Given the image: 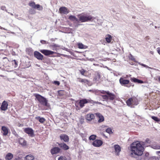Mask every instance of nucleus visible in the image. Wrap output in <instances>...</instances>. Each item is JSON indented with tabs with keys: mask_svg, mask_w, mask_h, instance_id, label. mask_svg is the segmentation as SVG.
Returning <instances> with one entry per match:
<instances>
[{
	"mask_svg": "<svg viewBox=\"0 0 160 160\" xmlns=\"http://www.w3.org/2000/svg\"><path fill=\"white\" fill-rule=\"evenodd\" d=\"M144 142H138V143H132L130 147V155L132 158H137V160H144L146 159L145 156H142L144 150Z\"/></svg>",
	"mask_w": 160,
	"mask_h": 160,
	"instance_id": "f257e3e1",
	"label": "nucleus"
},
{
	"mask_svg": "<svg viewBox=\"0 0 160 160\" xmlns=\"http://www.w3.org/2000/svg\"><path fill=\"white\" fill-rule=\"evenodd\" d=\"M127 105L131 107L134 108L138 104V99L135 97H132L128 99L126 102Z\"/></svg>",
	"mask_w": 160,
	"mask_h": 160,
	"instance_id": "f03ea898",
	"label": "nucleus"
},
{
	"mask_svg": "<svg viewBox=\"0 0 160 160\" xmlns=\"http://www.w3.org/2000/svg\"><path fill=\"white\" fill-rule=\"evenodd\" d=\"M34 95L41 104L44 106H48V101L45 98L38 94H34Z\"/></svg>",
	"mask_w": 160,
	"mask_h": 160,
	"instance_id": "7ed1b4c3",
	"label": "nucleus"
},
{
	"mask_svg": "<svg viewBox=\"0 0 160 160\" xmlns=\"http://www.w3.org/2000/svg\"><path fill=\"white\" fill-rule=\"evenodd\" d=\"M79 20L81 22H84L91 21L92 18V17L91 16H85L81 15L79 17Z\"/></svg>",
	"mask_w": 160,
	"mask_h": 160,
	"instance_id": "20e7f679",
	"label": "nucleus"
},
{
	"mask_svg": "<svg viewBox=\"0 0 160 160\" xmlns=\"http://www.w3.org/2000/svg\"><path fill=\"white\" fill-rule=\"evenodd\" d=\"M120 83L122 86H126L128 88H129L130 87V85H127L129 84L130 81L128 80L125 79L124 78L121 77L119 80Z\"/></svg>",
	"mask_w": 160,
	"mask_h": 160,
	"instance_id": "39448f33",
	"label": "nucleus"
},
{
	"mask_svg": "<svg viewBox=\"0 0 160 160\" xmlns=\"http://www.w3.org/2000/svg\"><path fill=\"white\" fill-rule=\"evenodd\" d=\"M29 5L34 9H37L39 10H42L43 9L42 7L40 6L39 4H36L35 2H30L28 4Z\"/></svg>",
	"mask_w": 160,
	"mask_h": 160,
	"instance_id": "423d86ee",
	"label": "nucleus"
},
{
	"mask_svg": "<svg viewBox=\"0 0 160 160\" xmlns=\"http://www.w3.org/2000/svg\"><path fill=\"white\" fill-rule=\"evenodd\" d=\"M24 131L28 134L29 136L32 137L34 136V131L32 128H25L24 129Z\"/></svg>",
	"mask_w": 160,
	"mask_h": 160,
	"instance_id": "0eeeda50",
	"label": "nucleus"
},
{
	"mask_svg": "<svg viewBox=\"0 0 160 160\" xmlns=\"http://www.w3.org/2000/svg\"><path fill=\"white\" fill-rule=\"evenodd\" d=\"M40 51L45 56H50L52 55L56 52L47 49H42L40 50Z\"/></svg>",
	"mask_w": 160,
	"mask_h": 160,
	"instance_id": "6e6552de",
	"label": "nucleus"
},
{
	"mask_svg": "<svg viewBox=\"0 0 160 160\" xmlns=\"http://www.w3.org/2000/svg\"><path fill=\"white\" fill-rule=\"evenodd\" d=\"M59 12L61 14H67L69 12V10L66 7H62L59 8Z\"/></svg>",
	"mask_w": 160,
	"mask_h": 160,
	"instance_id": "1a4fd4ad",
	"label": "nucleus"
},
{
	"mask_svg": "<svg viewBox=\"0 0 160 160\" xmlns=\"http://www.w3.org/2000/svg\"><path fill=\"white\" fill-rule=\"evenodd\" d=\"M102 141L100 140L96 139L94 141L92 145L95 147H98L101 146L102 144Z\"/></svg>",
	"mask_w": 160,
	"mask_h": 160,
	"instance_id": "9d476101",
	"label": "nucleus"
},
{
	"mask_svg": "<svg viewBox=\"0 0 160 160\" xmlns=\"http://www.w3.org/2000/svg\"><path fill=\"white\" fill-rule=\"evenodd\" d=\"M8 102L5 101H4L2 102L0 108V110L4 111H6L8 108Z\"/></svg>",
	"mask_w": 160,
	"mask_h": 160,
	"instance_id": "9b49d317",
	"label": "nucleus"
},
{
	"mask_svg": "<svg viewBox=\"0 0 160 160\" xmlns=\"http://www.w3.org/2000/svg\"><path fill=\"white\" fill-rule=\"evenodd\" d=\"M95 116L94 114L89 113L87 114L85 116L86 119L88 122H90L94 119Z\"/></svg>",
	"mask_w": 160,
	"mask_h": 160,
	"instance_id": "f8f14e48",
	"label": "nucleus"
},
{
	"mask_svg": "<svg viewBox=\"0 0 160 160\" xmlns=\"http://www.w3.org/2000/svg\"><path fill=\"white\" fill-rule=\"evenodd\" d=\"M90 102V100L86 99H82L80 100L78 102L80 107L83 108L84 106V104Z\"/></svg>",
	"mask_w": 160,
	"mask_h": 160,
	"instance_id": "ddd939ff",
	"label": "nucleus"
},
{
	"mask_svg": "<svg viewBox=\"0 0 160 160\" xmlns=\"http://www.w3.org/2000/svg\"><path fill=\"white\" fill-rule=\"evenodd\" d=\"M61 149L58 147H55L50 150V152L52 155L57 154L60 152Z\"/></svg>",
	"mask_w": 160,
	"mask_h": 160,
	"instance_id": "4468645a",
	"label": "nucleus"
},
{
	"mask_svg": "<svg viewBox=\"0 0 160 160\" xmlns=\"http://www.w3.org/2000/svg\"><path fill=\"white\" fill-rule=\"evenodd\" d=\"M34 56L38 60H42L43 56L41 53L38 51H35L34 52Z\"/></svg>",
	"mask_w": 160,
	"mask_h": 160,
	"instance_id": "2eb2a0df",
	"label": "nucleus"
},
{
	"mask_svg": "<svg viewBox=\"0 0 160 160\" xmlns=\"http://www.w3.org/2000/svg\"><path fill=\"white\" fill-rule=\"evenodd\" d=\"M114 147L115 150V153L116 155L118 156L119 153L121 151V148L120 146L118 145H115Z\"/></svg>",
	"mask_w": 160,
	"mask_h": 160,
	"instance_id": "dca6fc26",
	"label": "nucleus"
},
{
	"mask_svg": "<svg viewBox=\"0 0 160 160\" xmlns=\"http://www.w3.org/2000/svg\"><path fill=\"white\" fill-rule=\"evenodd\" d=\"M95 115L98 118V122L99 123L102 122L104 120V117L100 113H95Z\"/></svg>",
	"mask_w": 160,
	"mask_h": 160,
	"instance_id": "f3484780",
	"label": "nucleus"
},
{
	"mask_svg": "<svg viewBox=\"0 0 160 160\" xmlns=\"http://www.w3.org/2000/svg\"><path fill=\"white\" fill-rule=\"evenodd\" d=\"M1 132L2 133L3 135L6 136L8 135V129L7 127L5 126H2V127Z\"/></svg>",
	"mask_w": 160,
	"mask_h": 160,
	"instance_id": "a211bd4d",
	"label": "nucleus"
},
{
	"mask_svg": "<svg viewBox=\"0 0 160 160\" xmlns=\"http://www.w3.org/2000/svg\"><path fill=\"white\" fill-rule=\"evenodd\" d=\"M58 146L62 149L66 150L69 148V146H68L64 143H61L58 144Z\"/></svg>",
	"mask_w": 160,
	"mask_h": 160,
	"instance_id": "6ab92c4d",
	"label": "nucleus"
},
{
	"mask_svg": "<svg viewBox=\"0 0 160 160\" xmlns=\"http://www.w3.org/2000/svg\"><path fill=\"white\" fill-rule=\"evenodd\" d=\"M60 138L61 140H63L65 142H68L69 141L68 136L66 134L61 135Z\"/></svg>",
	"mask_w": 160,
	"mask_h": 160,
	"instance_id": "aec40b11",
	"label": "nucleus"
},
{
	"mask_svg": "<svg viewBox=\"0 0 160 160\" xmlns=\"http://www.w3.org/2000/svg\"><path fill=\"white\" fill-rule=\"evenodd\" d=\"M107 95L108 97V99L111 100H114L116 97L114 94L110 92L109 91L107 93Z\"/></svg>",
	"mask_w": 160,
	"mask_h": 160,
	"instance_id": "412c9836",
	"label": "nucleus"
},
{
	"mask_svg": "<svg viewBox=\"0 0 160 160\" xmlns=\"http://www.w3.org/2000/svg\"><path fill=\"white\" fill-rule=\"evenodd\" d=\"M131 80L132 82H133L135 83H143L144 82L143 81L137 79L136 78H131L130 79Z\"/></svg>",
	"mask_w": 160,
	"mask_h": 160,
	"instance_id": "4be33fe9",
	"label": "nucleus"
},
{
	"mask_svg": "<svg viewBox=\"0 0 160 160\" xmlns=\"http://www.w3.org/2000/svg\"><path fill=\"white\" fill-rule=\"evenodd\" d=\"M78 81L80 82L85 83L87 84H88L89 83V81L87 79H82L80 78H78Z\"/></svg>",
	"mask_w": 160,
	"mask_h": 160,
	"instance_id": "5701e85b",
	"label": "nucleus"
},
{
	"mask_svg": "<svg viewBox=\"0 0 160 160\" xmlns=\"http://www.w3.org/2000/svg\"><path fill=\"white\" fill-rule=\"evenodd\" d=\"M13 154L11 153H8L5 157V159L6 160H11L13 158Z\"/></svg>",
	"mask_w": 160,
	"mask_h": 160,
	"instance_id": "b1692460",
	"label": "nucleus"
},
{
	"mask_svg": "<svg viewBox=\"0 0 160 160\" xmlns=\"http://www.w3.org/2000/svg\"><path fill=\"white\" fill-rule=\"evenodd\" d=\"M105 40L108 43H110L112 40V36L110 34H107L106 36Z\"/></svg>",
	"mask_w": 160,
	"mask_h": 160,
	"instance_id": "393cba45",
	"label": "nucleus"
},
{
	"mask_svg": "<svg viewBox=\"0 0 160 160\" xmlns=\"http://www.w3.org/2000/svg\"><path fill=\"white\" fill-rule=\"evenodd\" d=\"M101 74L99 72H97L96 74L95 75V76L94 78V79L95 81H98L101 78Z\"/></svg>",
	"mask_w": 160,
	"mask_h": 160,
	"instance_id": "a878e982",
	"label": "nucleus"
},
{
	"mask_svg": "<svg viewBox=\"0 0 160 160\" xmlns=\"http://www.w3.org/2000/svg\"><path fill=\"white\" fill-rule=\"evenodd\" d=\"M35 118L36 120H38L41 123H43L45 121V119L44 118H41L40 116L36 117Z\"/></svg>",
	"mask_w": 160,
	"mask_h": 160,
	"instance_id": "bb28decb",
	"label": "nucleus"
},
{
	"mask_svg": "<svg viewBox=\"0 0 160 160\" xmlns=\"http://www.w3.org/2000/svg\"><path fill=\"white\" fill-rule=\"evenodd\" d=\"M151 147L155 149H160V145L156 143L151 145Z\"/></svg>",
	"mask_w": 160,
	"mask_h": 160,
	"instance_id": "cd10ccee",
	"label": "nucleus"
},
{
	"mask_svg": "<svg viewBox=\"0 0 160 160\" xmlns=\"http://www.w3.org/2000/svg\"><path fill=\"white\" fill-rule=\"evenodd\" d=\"M8 62H9V60L7 58L5 57H3L2 58V62H3V64H4L3 65H6L8 63Z\"/></svg>",
	"mask_w": 160,
	"mask_h": 160,
	"instance_id": "c85d7f7f",
	"label": "nucleus"
},
{
	"mask_svg": "<svg viewBox=\"0 0 160 160\" xmlns=\"http://www.w3.org/2000/svg\"><path fill=\"white\" fill-rule=\"evenodd\" d=\"M34 159V157L32 155L30 154L26 157L25 160H33Z\"/></svg>",
	"mask_w": 160,
	"mask_h": 160,
	"instance_id": "c756f323",
	"label": "nucleus"
},
{
	"mask_svg": "<svg viewBox=\"0 0 160 160\" xmlns=\"http://www.w3.org/2000/svg\"><path fill=\"white\" fill-rule=\"evenodd\" d=\"M19 142L20 144L23 146H25L26 145V141L23 138H21L19 140Z\"/></svg>",
	"mask_w": 160,
	"mask_h": 160,
	"instance_id": "7c9ffc66",
	"label": "nucleus"
},
{
	"mask_svg": "<svg viewBox=\"0 0 160 160\" xmlns=\"http://www.w3.org/2000/svg\"><path fill=\"white\" fill-rule=\"evenodd\" d=\"M27 53L30 55H31L33 54V50L31 48H28L26 50Z\"/></svg>",
	"mask_w": 160,
	"mask_h": 160,
	"instance_id": "2f4dec72",
	"label": "nucleus"
},
{
	"mask_svg": "<svg viewBox=\"0 0 160 160\" xmlns=\"http://www.w3.org/2000/svg\"><path fill=\"white\" fill-rule=\"evenodd\" d=\"M69 19L72 21H76L77 22L78 21V19L75 16L72 15L70 16L69 17Z\"/></svg>",
	"mask_w": 160,
	"mask_h": 160,
	"instance_id": "473e14b6",
	"label": "nucleus"
},
{
	"mask_svg": "<svg viewBox=\"0 0 160 160\" xmlns=\"http://www.w3.org/2000/svg\"><path fill=\"white\" fill-rule=\"evenodd\" d=\"M96 137L97 136L96 135H92L89 137V139L90 140H92L93 141H94L95 140Z\"/></svg>",
	"mask_w": 160,
	"mask_h": 160,
	"instance_id": "72a5a7b5",
	"label": "nucleus"
},
{
	"mask_svg": "<svg viewBox=\"0 0 160 160\" xmlns=\"http://www.w3.org/2000/svg\"><path fill=\"white\" fill-rule=\"evenodd\" d=\"M151 118L155 121L158 122L160 121V119L158 118L157 117L154 116H151Z\"/></svg>",
	"mask_w": 160,
	"mask_h": 160,
	"instance_id": "f704fd0d",
	"label": "nucleus"
},
{
	"mask_svg": "<svg viewBox=\"0 0 160 160\" xmlns=\"http://www.w3.org/2000/svg\"><path fill=\"white\" fill-rule=\"evenodd\" d=\"M106 131L109 134H112L113 133L112 129L110 128H107L106 130Z\"/></svg>",
	"mask_w": 160,
	"mask_h": 160,
	"instance_id": "c9c22d12",
	"label": "nucleus"
},
{
	"mask_svg": "<svg viewBox=\"0 0 160 160\" xmlns=\"http://www.w3.org/2000/svg\"><path fill=\"white\" fill-rule=\"evenodd\" d=\"M151 160H160V155L158 157H152L151 158Z\"/></svg>",
	"mask_w": 160,
	"mask_h": 160,
	"instance_id": "e433bc0d",
	"label": "nucleus"
},
{
	"mask_svg": "<svg viewBox=\"0 0 160 160\" xmlns=\"http://www.w3.org/2000/svg\"><path fill=\"white\" fill-rule=\"evenodd\" d=\"M58 94L60 96H63L65 94V91L64 90H60L58 92Z\"/></svg>",
	"mask_w": 160,
	"mask_h": 160,
	"instance_id": "4c0bfd02",
	"label": "nucleus"
},
{
	"mask_svg": "<svg viewBox=\"0 0 160 160\" xmlns=\"http://www.w3.org/2000/svg\"><path fill=\"white\" fill-rule=\"evenodd\" d=\"M128 58L129 59L132 61H135V58L131 54H130L129 56H128Z\"/></svg>",
	"mask_w": 160,
	"mask_h": 160,
	"instance_id": "58836bf2",
	"label": "nucleus"
},
{
	"mask_svg": "<svg viewBox=\"0 0 160 160\" xmlns=\"http://www.w3.org/2000/svg\"><path fill=\"white\" fill-rule=\"evenodd\" d=\"M79 71L80 72L81 74L82 75H84V73L86 72V70L83 69L79 70Z\"/></svg>",
	"mask_w": 160,
	"mask_h": 160,
	"instance_id": "ea45409f",
	"label": "nucleus"
},
{
	"mask_svg": "<svg viewBox=\"0 0 160 160\" xmlns=\"http://www.w3.org/2000/svg\"><path fill=\"white\" fill-rule=\"evenodd\" d=\"M58 160H67V159L66 157L61 156L58 158Z\"/></svg>",
	"mask_w": 160,
	"mask_h": 160,
	"instance_id": "a19ab883",
	"label": "nucleus"
},
{
	"mask_svg": "<svg viewBox=\"0 0 160 160\" xmlns=\"http://www.w3.org/2000/svg\"><path fill=\"white\" fill-rule=\"evenodd\" d=\"M102 98L105 100H107L108 99V95H103L102 96Z\"/></svg>",
	"mask_w": 160,
	"mask_h": 160,
	"instance_id": "79ce46f5",
	"label": "nucleus"
},
{
	"mask_svg": "<svg viewBox=\"0 0 160 160\" xmlns=\"http://www.w3.org/2000/svg\"><path fill=\"white\" fill-rule=\"evenodd\" d=\"M78 48L80 49H82L84 48V45L82 43H79L78 44Z\"/></svg>",
	"mask_w": 160,
	"mask_h": 160,
	"instance_id": "37998d69",
	"label": "nucleus"
},
{
	"mask_svg": "<svg viewBox=\"0 0 160 160\" xmlns=\"http://www.w3.org/2000/svg\"><path fill=\"white\" fill-rule=\"evenodd\" d=\"M29 12L30 14H35L36 13L35 11L32 9H30L29 10Z\"/></svg>",
	"mask_w": 160,
	"mask_h": 160,
	"instance_id": "c03bdc74",
	"label": "nucleus"
},
{
	"mask_svg": "<svg viewBox=\"0 0 160 160\" xmlns=\"http://www.w3.org/2000/svg\"><path fill=\"white\" fill-rule=\"evenodd\" d=\"M52 83H53L56 85H57L58 86H59L60 84V83L58 81H54L53 82H52Z\"/></svg>",
	"mask_w": 160,
	"mask_h": 160,
	"instance_id": "a18cd8bd",
	"label": "nucleus"
},
{
	"mask_svg": "<svg viewBox=\"0 0 160 160\" xmlns=\"http://www.w3.org/2000/svg\"><path fill=\"white\" fill-rule=\"evenodd\" d=\"M40 42L42 44H46L48 43V42H47L45 40H41L40 41Z\"/></svg>",
	"mask_w": 160,
	"mask_h": 160,
	"instance_id": "49530a36",
	"label": "nucleus"
},
{
	"mask_svg": "<svg viewBox=\"0 0 160 160\" xmlns=\"http://www.w3.org/2000/svg\"><path fill=\"white\" fill-rule=\"evenodd\" d=\"M155 80L157 81L160 83V76H157L155 78Z\"/></svg>",
	"mask_w": 160,
	"mask_h": 160,
	"instance_id": "de8ad7c7",
	"label": "nucleus"
},
{
	"mask_svg": "<svg viewBox=\"0 0 160 160\" xmlns=\"http://www.w3.org/2000/svg\"><path fill=\"white\" fill-rule=\"evenodd\" d=\"M109 91H102L101 92V93H102V94H107V93H108V92Z\"/></svg>",
	"mask_w": 160,
	"mask_h": 160,
	"instance_id": "09e8293b",
	"label": "nucleus"
},
{
	"mask_svg": "<svg viewBox=\"0 0 160 160\" xmlns=\"http://www.w3.org/2000/svg\"><path fill=\"white\" fill-rule=\"evenodd\" d=\"M157 51L158 52V53L160 55V48H158L157 49Z\"/></svg>",
	"mask_w": 160,
	"mask_h": 160,
	"instance_id": "8fccbe9b",
	"label": "nucleus"
},
{
	"mask_svg": "<svg viewBox=\"0 0 160 160\" xmlns=\"http://www.w3.org/2000/svg\"><path fill=\"white\" fill-rule=\"evenodd\" d=\"M13 61L14 62V64L16 66L18 65V63L16 60H14Z\"/></svg>",
	"mask_w": 160,
	"mask_h": 160,
	"instance_id": "3c124183",
	"label": "nucleus"
},
{
	"mask_svg": "<svg viewBox=\"0 0 160 160\" xmlns=\"http://www.w3.org/2000/svg\"><path fill=\"white\" fill-rule=\"evenodd\" d=\"M146 142H147L148 143H150V140L149 139H147L146 140Z\"/></svg>",
	"mask_w": 160,
	"mask_h": 160,
	"instance_id": "603ef678",
	"label": "nucleus"
},
{
	"mask_svg": "<svg viewBox=\"0 0 160 160\" xmlns=\"http://www.w3.org/2000/svg\"><path fill=\"white\" fill-rule=\"evenodd\" d=\"M52 47H58V46L57 44H54L52 45Z\"/></svg>",
	"mask_w": 160,
	"mask_h": 160,
	"instance_id": "864d4df0",
	"label": "nucleus"
},
{
	"mask_svg": "<svg viewBox=\"0 0 160 160\" xmlns=\"http://www.w3.org/2000/svg\"><path fill=\"white\" fill-rule=\"evenodd\" d=\"M5 8H6V7L4 6H2L1 7V8L2 10H4Z\"/></svg>",
	"mask_w": 160,
	"mask_h": 160,
	"instance_id": "5fc2aeb1",
	"label": "nucleus"
},
{
	"mask_svg": "<svg viewBox=\"0 0 160 160\" xmlns=\"http://www.w3.org/2000/svg\"><path fill=\"white\" fill-rule=\"evenodd\" d=\"M14 160H22L20 158L18 157L17 158H16L14 159Z\"/></svg>",
	"mask_w": 160,
	"mask_h": 160,
	"instance_id": "6e6d98bb",
	"label": "nucleus"
},
{
	"mask_svg": "<svg viewBox=\"0 0 160 160\" xmlns=\"http://www.w3.org/2000/svg\"><path fill=\"white\" fill-rule=\"evenodd\" d=\"M141 65L142 66H143L144 67H147V66L145 64H142H142Z\"/></svg>",
	"mask_w": 160,
	"mask_h": 160,
	"instance_id": "4d7b16f0",
	"label": "nucleus"
},
{
	"mask_svg": "<svg viewBox=\"0 0 160 160\" xmlns=\"http://www.w3.org/2000/svg\"><path fill=\"white\" fill-rule=\"evenodd\" d=\"M156 153L157 154H158L159 153H160V151H157L156 152Z\"/></svg>",
	"mask_w": 160,
	"mask_h": 160,
	"instance_id": "13d9d810",
	"label": "nucleus"
},
{
	"mask_svg": "<svg viewBox=\"0 0 160 160\" xmlns=\"http://www.w3.org/2000/svg\"><path fill=\"white\" fill-rule=\"evenodd\" d=\"M149 154L148 153H147L145 154V156H147Z\"/></svg>",
	"mask_w": 160,
	"mask_h": 160,
	"instance_id": "bf43d9fd",
	"label": "nucleus"
},
{
	"mask_svg": "<svg viewBox=\"0 0 160 160\" xmlns=\"http://www.w3.org/2000/svg\"><path fill=\"white\" fill-rule=\"evenodd\" d=\"M0 160H2L1 159H0Z\"/></svg>",
	"mask_w": 160,
	"mask_h": 160,
	"instance_id": "052dcab7",
	"label": "nucleus"
}]
</instances>
